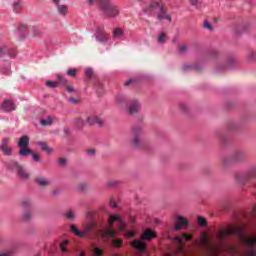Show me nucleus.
<instances>
[{
	"mask_svg": "<svg viewBox=\"0 0 256 256\" xmlns=\"http://www.w3.org/2000/svg\"><path fill=\"white\" fill-rule=\"evenodd\" d=\"M126 234L127 237H130V239H132V237H135V231H127Z\"/></svg>",
	"mask_w": 256,
	"mask_h": 256,
	"instance_id": "61",
	"label": "nucleus"
},
{
	"mask_svg": "<svg viewBox=\"0 0 256 256\" xmlns=\"http://www.w3.org/2000/svg\"><path fill=\"white\" fill-rule=\"evenodd\" d=\"M112 35L115 39H120V37H123V30L121 28H116L113 30Z\"/></svg>",
	"mask_w": 256,
	"mask_h": 256,
	"instance_id": "36",
	"label": "nucleus"
},
{
	"mask_svg": "<svg viewBox=\"0 0 256 256\" xmlns=\"http://www.w3.org/2000/svg\"><path fill=\"white\" fill-rule=\"evenodd\" d=\"M75 256H87V254H85V251L83 250H78Z\"/></svg>",
	"mask_w": 256,
	"mask_h": 256,
	"instance_id": "60",
	"label": "nucleus"
},
{
	"mask_svg": "<svg viewBox=\"0 0 256 256\" xmlns=\"http://www.w3.org/2000/svg\"><path fill=\"white\" fill-rule=\"evenodd\" d=\"M67 75H69L70 77H75L77 75V69H69L67 70Z\"/></svg>",
	"mask_w": 256,
	"mask_h": 256,
	"instance_id": "55",
	"label": "nucleus"
},
{
	"mask_svg": "<svg viewBox=\"0 0 256 256\" xmlns=\"http://www.w3.org/2000/svg\"><path fill=\"white\" fill-rule=\"evenodd\" d=\"M23 221H29L31 219V212L25 211L22 216Z\"/></svg>",
	"mask_w": 256,
	"mask_h": 256,
	"instance_id": "53",
	"label": "nucleus"
},
{
	"mask_svg": "<svg viewBox=\"0 0 256 256\" xmlns=\"http://www.w3.org/2000/svg\"><path fill=\"white\" fill-rule=\"evenodd\" d=\"M209 59H214L215 61H219L221 59V53L217 51V49H211L207 53Z\"/></svg>",
	"mask_w": 256,
	"mask_h": 256,
	"instance_id": "26",
	"label": "nucleus"
},
{
	"mask_svg": "<svg viewBox=\"0 0 256 256\" xmlns=\"http://www.w3.org/2000/svg\"><path fill=\"white\" fill-rule=\"evenodd\" d=\"M30 155L32 159L35 161V163H39V161H41L39 154L35 153V151L32 150V153Z\"/></svg>",
	"mask_w": 256,
	"mask_h": 256,
	"instance_id": "49",
	"label": "nucleus"
},
{
	"mask_svg": "<svg viewBox=\"0 0 256 256\" xmlns=\"http://www.w3.org/2000/svg\"><path fill=\"white\" fill-rule=\"evenodd\" d=\"M179 109L182 113H189V106L185 102L179 104Z\"/></svg>",
	"mask_w": 256,
	"mask_h": 256,
	"instance_id": "43",
	"label": "nucleus"
},
{
	"mask_svg": "<svg viewBox=\"0 0 256 256\" xmlns=\"http://www.w3.org/2000/svg\"><path fill=\"white\" fill-rule=\"evenodd\" d=\"M34 182L38 187H48L49 185V180L45 177L38 176L34 179Z\"/></svg>",
	"mask_w": 256,
	"mask_h": 256,
	"instance_id": "24",
	"label": "nucleus"
},
{
	"mask_svg": "<svg viewBox=\"0 0 256 256\" xmlns=\"http://www.w3.org/2000/svg\"><path fill=\"white\" fill-rule=\"evenodd\" d=\"M119 181L117 180H111L107 182V187H119Z\"/></svg>",
	"mask_w": 256,
	"mask_h": 256,
	"instance_id": "47",
	"label": "nucleus"
},
{
	"mask_svg": "<svg viewBox=\"0 0 256 256\" xmlns=\"http://www.w3.org/2000/svg\"><path fill=\"white\" fill-rule=\"evenodd\" d=\"M246 59L249 63H255L256 61V52L255 50H250L246 54Z\"/></svg>",
	"mask_w": 256,
	"mask_h": 256,
	"instance_id": "30",
	"label": "nucleus"
},
{
	"mask_svg": "<svg viewBox=\"0 0 256 256\" xmlns=\"http://www.w3.org/2000/svg\"><path fill=\"white\" fill-rule=\"evenodd\" d=\"M133 81H135V80H133V79L127 80V81L124 83L125 87H129V85H131V83H133Z\"/></svg>",
	"mask_w": 256,
	"mask_h": 256,
	"instance_id": "63",
	"label": "nucleus"
},
{
	"mask_svg": "<svg viewBox=\"0 0 256 256\" xmlns=\"http://www.w3.org/2000/svg\"><path fill=\"white\" fill-rule=\"evenodd\" d=\"M7 167L9 171H14V173H16L19 179L22 181H28V179L31 177V174H29V172H27V170H25V168L15 160L10 161Z\"/></svg>",
	"mask_w": 256,
	"mask_h": 256,
	"instance_id": "9",
	"label": "nucleus"
},
{
	"mask_svg": "<svg viewBox=\"0 0 256 256\" xmlns=\"http://www.w3.org/2000/svg\"><path fill=\"white\" fill-rule=\"evenodd\" d=\"M178 53L179 55H185L187 53V46L185 44L179 46Z\"/></svg>",
	"mask_w": 256,
	"mask_h": 256,
	"instance_id": "48",
	"label": "nucleus"
},
{
	"mask_svg": "<svg viewBox=\"0 0 256 256\" xmlns=\"http://www.w3.org/2000/svg\"><path fill=\"white\" fill-rule=\"evenodd\" d=\"M87 153H88L89 155H95V149H88V150H87Z\"/></svg>",
	"mask_w": 256,
	"mask_h": 256,
	"instance_id": "64",
	"label": "nucleus"
},
{
	"mask_svg": "<svg viewBox=\"0 0 256 256\" xmlns=\"http://www.w3.org/2000/svg\"><path fill=\"white\" fill-rule=\"evenodd\" d=\"M65 217L68 219V221H75V213H73L71 210L66 212Z\"/></svg>",
	"mask_w": 256,
	"mask_h": 256,
	"instance_id": "44",
	"label": "nucleus"
},
{
	"mask_svg": "<svg viewBox=\"0 0 256 256\" xmlns=\"http://www.w3.org/2000/svg\"><path fill=\"white\" fill-rule=\"evenodd\" d=\"M87 123L90 125H98L103 127V121L99 120V116L92 114L87 118Z\"/></svg>",
	"mask_w": 256,
	"mask_h": 256,
	"instance_id": "19",
	"label": "nucleus"
},
{
	"mask_svg": "<svg viewBox=\"0 0 256 256\" xmlns=\"http://www.w3.org/2000/svg\"><path fill=\"white\" fill-rule=\"evenodd\" d=\"M129 115H135V113H139V100H133L128 109Z\"/></svg>",
	"mask_w": 256,
	"mask_h": 256,
	"instance_id": "21",
	"label": "nucleus"
},
{
	"mask_svg": "<svg viewBox=\"0 0 256 256\" xmlns=\"http://www.w3.org/2000/svg\"><path fill=\"white\" fill-rule=\"evenodd\" d=\"M33 153V150L29 148H20L19 149V155L20 157H27L28 155H31Z\"/></svg>",
	"mask_w": 256,
	"mask_h": 256,
	"instance_id": "34",
	"label": "nucleus"
},
{
	"mask_svg": "<svg viewBox=\"0 0 256 256\" xmlns=\"http://www.w3.org/2000/svg\"><path fill=\"white\" fill-rule=\"evenodd\" d=\"M201 0H189L190 5L192 7H198Z\"/></svg>",
	"mask_w": 256,
	"mask_h": 256,
	"instance_id": "57",
	"label": "nucleus"
},
{
	"mask_svg": "<svg viewBox=\"0 0 256 256\" xmlns=\"http://www.w3.org/2000/svg\"><path fill=\"white\" fill-rule=\"evenodd\" d=\"M38 146L42 151H46V153H53V148H49V146H47V142H38Z\"/></svg>",
	"mask_w": 256,
	"mask_h": 256,
	"instance_id": "31",
	"label": "nucleus"
},
{
	"mask_svg": "<svg viewBox=\"0 0 256 256\" xmlns=\"http://www.w3.org/2000/svg\"><path fill=\"white\" fill-rule=\"evenodd\" d=\"M40 125H42V127L53 125V118L51 116H47V119L40 120Z\"/></svg>",
	"mask_w": 256,
	"mask_h": 256,
	"instance_id": "32",
	"label": "nucleus"
},
{
	"mask_svg": "<svg viewBox=\"0 0 256 256\" xmlns=\"http://www.w3.org/2000/svg\"><path fill=\"white\" fill-rule=\"evenodd\" d=\"M95 88L98 95H103V84L100 81L95 83Z\"/></svg>",
	"mask_w": 256,
	"mask_h": 256,
	"instance_id": "40",
	"label": "nucleus"
},
{
	"mask_svg": "<svg viewBox=\"0 0 256 256\" xmlns=\"http://www.w3.org/2000/svg\"><path fill=\"white\" fill-rule=\"evenodd\" d=\"M63 132H64V135H70L71 129L69 127H64Z\"/></svg>",
	"mask_w": 256,
	"mask_h": 256,
	"instance_id": "59",
	"label": "nucleus"
},
{
	"mask_svg": "<svg viewBox=\"0 0 256 256\" xmlns=\"http://www.w3.org/2000/svg\"><path fill=\"white\" fill-rule=\"evenodd\" d=\"M60 193H61V190H59V188H56L52 191V195H55V196L60 195Z\"/></svg>",
	"mask_w": 256,
	"mask_h": 256,
	"instance_id": "62",
	"label": "nucleus"
},
{
	"mask_svg": "<svg viewBox=\"0 0 256 256\" xmlns=\"http://www.w3.org/2000/svg\"><path fill=\"white\" fill-rule=\"evenodd\" d=\"M131 145L134 149H143L145 143L143 142V127L135 125L131 128Z\"/></svg>",
	"mask_w": 256,
	"mask_h": 256,
	"instance_id": "8",
	"label": "nucleus"
},
{
	"mask_svg": "<svg viewBox=\"0 0 256 256\" xmlns=\"http://www.w3.org/2000/svg\"><path fill=\"white\" fill-rule=\"evenodd\" d=\"M85 75L87 79H92L93 78V68H87L85 71Z\"/></svg>",
	"mask_w": 256,
	"mask_h": 256,
	"instance_id": "51",
	"label": "nucleus"
},
{
	"mask_svg": "<svg viewBox=\"0 0 256 256\" xmlns=\"http://www.w3.org/2000/svg\"><path fill=\"white\" fill-rule=\"evenodd\" d=\"M247 29H249V26L247 25L238 26L235 28V35H242Z\"/></svg>",
	"mask_w": 256,
	"mask_h": 256,
	"instance_id": "35",
	"label": "nucleus"
},
{
	"mask_svg": "<svg viewBox=\"0 0 256 256\" xmlns=\"http://www.w3.org/2000/svg\"><path fill=\"white\" fill-rule=\"evenodd\" d=\"M57 83L58 85H67V79L61 74H57Z\"/></svg>",
	"mask_w": 256,
	"mask_h": 256,
	"instance_id": "38",
	"label": "nucleus"
},
{
	"mask_svg": "<svg viewBox=\"0 0 256 256\" xmlns=\"http://www.w3.org/2000/svg\"><path fill=\"white\" fill-rule=\"evenodd\" d=\"M22 207H24V209H29V207H31V200L29 199H24L22 201Z\"/></svg>",
	"mask_w": 256,
	"mask_h": 256,
	"instance_id": "52",
	"label": "nucleus"
},
{
	"mask_svg": "<svg viewBox=\"0 0 256 256\" xmlns=\"http://www.w3.org/2000/svg\"><path fill=\"white\" fill-rule=\"evenodd\" d=\"M203 69V64L196 63V64H184L182 66V71L187 73V71H201Z\"/></svg>",
	"mask_w": 256,
	"mask_h": 256,
	"instance_id": "16",
	"label": "nucleus"
},
{
	"mask_svg": "<svg viewBox=\"0 0 256 256\" xmlns=\"http://www.w3.org/2000/svg\"><path fill=\"white\" fill-rule=\"evenodd\" d=\"M241 129V124L237 122H230L226 125L225 130H219L216 132V138L218 139L222 147L229 146V133H237Z\"/></svg>",
	"mask_w": 256,
	"mask_h": 256,
	"instance_id": "6",
	"label": "nucleus"
},
{
	"mask_svg": "<svg viewBox=\"0 0 256 256\" xmlns=\"http://www.w3.org/2000/svg\"><path fill=\"white\" fill-rule=\"evenodd\" d=\"M60 251L64 256H73V252L67 248V241L60 243Z\"/></svg>",
	"mask_w": 256,
	"mask_h": 256,
	"instance_id": "25",
	"label": "nucleus"
},
{
	"mask_svg": "<svg viewBox=\"0 0 256 256\" xmlns=\"http://www.w3.org/2000/svg\"><path fill=\"white\" fill-rule=\"evenodd\" d=\"M234 163H235V160L233 159L232 154H230L228 156H224L222 158V167H224V169L231 167V165H233Z\"/></svg>",
	"mask_w": 256,
	"mask_h": 256,
	"instance_id": "20",
	"label": "nucleus"
},
{
	"mask_svg": "<svg viewBox=\"0 0 256 256\" xmlns=\"http://www.w3.org/2000/svg\"><path fill=\"white\" fill-rule=\"evenodd\" d=\"M89 5H96L99 7L102 15L104 17H108V19H115V17H119V13H121V8L111 2V0H88Z\"/></svg>",
	"mask_w": 256,
	"mask_h": 256,
	"instance_id": "4",
	"label": "nucleus"
},
{
	"mask_svg": "<svg viewBox=\"0 0 256 256\" xmlns=\"http://www.w3.org/2000/svg\"><path fill=\"white\" fill-rule=\"evenodd\" d=\"M197 223L199 227H207V219L203 216H198L197 217Z\"/></svg>",
	"mask_w": 256,
	"mask_h": 256,
	"instance_id": "37",
	"label": "nucleus"
},
{
	"mask_svg": "<svg viewBox=\"0 0 256 256\" xmlns=\"http://www.w3.org/2000/svg\"><path fill=\"white\" fill-rule=\"evenodd\" d=\"M75 127L77 129H81L82 127H85V120L84 119H81V118H77L75 120Z\"/></svg>",
	"mask_w": 256,
	"mask_h": 256,
	"instance_id": "39",
	"label": "nucleus"
},
{
	"mask_svg": "<svg viewBox=\"0 0 256 256\" xmlns=\"http://www.w3.org/2000/svg\"><path fill=\"white\" fill-rule=\"evenodd\" d=\"M165 5L162 0H150L146 5L142 8L144 15L148 17H158L159 13L163 11Z\"/></svg>",
	"mask_w": 256,
	"mask_h": 256,
	"instance_id": "7",
	"label": "nucleus"
},
{
	"mask_svg": "<svg viewBox=\"0 0 256 256\" xmlns=\"http://www.w3.org/2000/svg\"><path fill=\"white\" fill-rule=\"evenodd\" d=\"M94 37L98 43H102L105 45L109 41V36H107V32H105V28L98 27L94 33Z\"/></svg>",
	"mask_w": 256,
	"mask_h": 256,
	"instance_id": "12",
	"label": "nucleus"
},
{
	"mask_svg": "<svg viewBox=\"0 0 256 256\" xmlns=\"http://www.w3.org/2000/svg\"><path fill=\"white\" fill-rule=\"evenodd\" d=\"M0 151H2V153H4V155H6L7 157H11V155H13V149L5 144H2L0 146Z\"/></svg>",
	"mask_w": 256,
	"mask_h": 256,
	"instance_id": "29",
	"label": "nucleus"
},
{
	"mask_svg": "<svg viewBox=\"0 0 256 256\" xmlns=\"http://www.w3.org/2000/svg\"><path fill=\"white\" fill-rule=\"evenodd\" d=\"M18 147H19V149L28 148L29 147V136L23 135L22 137H20V139L18 140Z\"/></svg>",
	"mask_w": 256,
	"mask_h": 256,
	"instance_id": "22",
	"label": "nucleus"
},
{
	"mask_svg": "<svg viewBox=\"0 0 256 256\" xmlns=\"http://www.w3.org/2000/svg\"><path fill=\"white\" fill-rule=\"evenodd\" d=\"M256 166L250 167L248 170L235 174V179L239 185L243 186V190L247 191V187L250 193H256Z\"/></svg>",
	"mask_w": 256,
	"mask_h": 256,
	"instance_id": "3",
	"label": "nucleus"
},
{
	"mask_svg": "<svg viewBox=\"0 0 256 256\" xmlns=\"http://www.w3.org/2000/svg\"><path fill=\"white\" fill-rule=\"evenodd\" d=\"M32 33H33L34 37H37V36L41 35V30H38L37 27L33 26Z\"/></svg>",
	"mask_w": 256,
	"mask_h": 256,
	"instance_id": "56",
	"label": "nucleus"
},
{
	"mask_svg": "<svg viewBox=\"0 0 256 256\" xmlns=\"http://www.w3.org/2000/svg\"><path fill=\"white\" fill-rule=\"evenodd\" d=\"M56 8L59 15H62V17H65V15H67V6L58 4L56 5Z\"/></svg>",
	"mask_w": 256,
	"mask_h": 256,
	"instance_id": "33",
	"label": "nucleus"
},
{
	"mask_svg": "<svg viewBox=\"0 0 256 256\" xmlns=\"http://www.w3.org/2000/svg\"><path fill=\"white\" fill-rule=\"evenodd\" d=\"M110 207H112V209H117V202H115V199H111L110 200Z\"/></svg>",
	"mask_w": 256,
	"mask_h": 256,
	"instance_id": "58",
	"label": "nucleus"
},
{
	"mask_svg": "<svg viewBox=\"0 0 256 256\" xmlns=\"http://www.w3.org/2000/svg\"><path fill=\"white\" fill-rule=\"evenodd\" d=\"M93 253L95 256H101L103 255V251L101 250V248L94 246L93 248Z\"/></svg>",
	"mask_w": 256,
	"mask_h": 256,
	"instance_id": "50",
	"label": "nucleus"
},
{
	"mask_svg": "<svg viewBox=\"0 0 256 256\" xmlns=\"http://www.w3.org/2000/svg\"><path fill=\"white\" fill-rule=\"evenodd\" d=\"M16 53L15 48L10 46H2L0 48V58L2 59V64L0 65L1 75H11V63L7 62L6 57L14 59Z\"/></svg>",
	"mask_w": 256,
	"mask_h": 256,
	"instance_id": "5",
	"label": "nucleus"
},
{
	"mask_svg": "<svg viewBox=\"0 0 256 256\" xmlns=\"http://www.w3.org/2000/svg\"><path fill=\"white\" fill-rule=\"evenodd\" d=\"M131 247L135 249L139 256L147 255V243L141 239H137L131 242Z\"/></svg>",
	"mask_w": 256,
	"mask_h": 256,
	"instance_id": "11",
	"label": "nucleus"
},
{
	"mask_svg": "<svg viewBox=\"0 0 256 256\" xmlns=\"http://www.w3.org/2000/svg\"><path fill=\"white\" fill-rule=\"evenodd\" d=\"M167 37V34L165 32H161L160 35L158 36V44L163 45L165 44V39Z\"/></svg>",
	"mask_w": 256,
	"mask_h": 256,
	"instance_id": "41",
	"label": "nucleus"
},
{
	"mask_svg": "<svg viewBox=\"0 0 256 256\" xmlns=\"http://www.w3.org/2000/svg\"><path fill=\"white\" fill-rule=\"evenodd\" d=\"M115 223H118L120 231H125L127 223H125L123 219H121V216L117 214L111 215L108 218L109 226L95 220H91L89 224L84 225L83 230H78L75 224H71L70 231L74 233L76 237H80L81 239L89 236L111 239V243L114 247H121V245H123V241L115 238V230H113V225H115Z\"/></svg>",
	"mask_w": 256,
	"mask_h": 256,
	"instance_id": "2",
	"label": "nucleus"
},
{
	"mask_svg": "<svg viewBox=\"0 0 256 256\" xmlns=\"http://www.w3.org/2000/svg\"><path fill=\"white\" fill-rule=\"evenodd\" d=\"M58 165L60 167H65V165H67V158H59L58 159Z\"/></svg>",
	"mask_w": 256,
	"mask_h": 256,
	"instance_id": "54",
	"label": "nucleus"
},
{
	"mask_svg": "<svg viewBox=\"0 0 256 256\" xmlns=\"http://www.w3.org/2000/svg\"><path fill=\"white\" fill-rule=\"evenodd\" d=\"M14 13H21V9H23V1L15 0L12 4Z\"/></svg>",
	"mask_w": 256,
	"mask_h": 256,
	"instance_id": "27",
	"label": "nucleus"
},
{
	"mask_svg": "<svg viewBox=\"0 0 256 256\" xmlns=\"http://www.w3.org/2000/svg\"><path fill=\"white\" fill-rule=\"evenodd\" d=\"M46 87H50V89H56V87H59V82L57 81H51V80H48L46 81Z\"/></svg>",
	"mask_w": 256,
	"mask_h": 256,
	"instance_id": "42",
	"label": "nucleus"
},
{
	"mask_svg": "<svg viewBox=\"0 0 256 256\" xmlns=\"http://www.w3.org/2000/svg\"><path fill=\"white\" fill-rule=\"evenodd\" d=\"M16 35L19 37L20 41H25L29 36V31H27V25L19 24L16 28Z\"/></svg>",
	"mask_w": 256,
	"mask_h": 256,
	"instance_id": "15",
	"label": "nucleus"
},
{
	"mask_svg": "<svg viewBox=\"0 0 256 256\" xmlns=\"http://www.w3.org/2000/svg\"><path fill=\"white\" fill-rule=\"evenodd\" d=\"M237 56L235 54H229L226 59L225 65L216 66V71H227L228 69H233L237 66Z\"/></svg>",
	"mask_w": 256,
	"mask_h": 256,
	"instance_id": "10",
	"label": "nucleus"
},
{
	"mask_svg": "<svg viewBox=\"0 0 256 256\" xmlns=\"http://www.w3.org/2000/svg\"><path fill=\"white\" fill-rule=\"evenodd\" d=\"M77 188H78V191L80 193H85V191H87V184L86 183H79Z\"/></svg>",
	"mask_w": 256,
	"mask_h": 256,
	"instance_id": "45",
	"label": "nucleus"
},
{
	"mask_svg": "<svg viewBox=\"0 0 256 256\" xmlns=\"http://www.w3.org/2000/svg\"><path fill=\"white\" fill-rule=\"evenodd\" d=\"M192 239H193V236H191V234H188V233H183L182 235L175 237V241L176 243H178V245H180V247H183V245H185L183 241L189 242Z\"/></svg>",
	"mask_w": 256,
	"mask_h": 256,
	"instance_id": "17",
	"label": "nucleus"
},
{
	"mask_svg": "<svg viewBox=\"0 0 256 256\" xmlns=\"http://www.w3.org/2000/svg\"><path fill=\"white\" fill-rule=\"evenodd\" d=\"M231 155L234 159V163H243L244 161H247V151L243 149L234 150Z\"/></svg>",
	"mask_w": 256,
	"mask_h": 256,
	"instance_id": "13",
	"label": "nucleus"
},
{
	"mask_svg": "<svg viewBox=\"0 0 256 256\" xmlns=\"http://www.w3.org/2000/svg\"><path fill=\"white\" fill-rule=\"evenodd\" d=\"M2 109L5 113H11V111H15L17 108L15 107V104H13V101L6 99L2 103Z\"/></svg>",
	"mask_w": 256,
	"mask_h": 256,
	"instance_id": "18",
	"label": "nucleus"
},
{
	"mask_svg": "<svg viewBox=\"0 0 256 256\" xmlns=\"http://www.w3.org/2000/svg\"><path fill=\"white\" fill-rule=\"evenodd\" d=\"M203 27L208 31H213V25L208 20H204Z\"/></svg>",
	"mask_w": 256,
	"mask_h": 256,
	"instance_id": "46",
	"label": "nucleus"
},
{
	"mask_svg": "<svg viewBox=\"0 0 256 256\" xmlns=\"http://www.w3.org/2000/svg\"><path fill=\"white\" fill-rule=\"evenodd\" d=\"M241 225H229L216 233L221 247L228 249L232 255L256 256V235H249Z\"/></svg>",
	"mask_w": 256,
	"mask_h": 256,
	"instance_id": "1",
	"label": "nucleus"
},
{
	"mask_svg": "<svg viewBox=\"0 0 256 256\" xmlns=\"http://www.w3.org/2000/svg\"><path fill=\"white\" fill-rule=\"evenodd\" d=\"M158 21H163V19H167L169 23H171V15L167 14V10H165V7L162 9L161 13L157 16Z\"/></svg>",
	"mask_w": 256,
	"mask_h": 256,
	"instance_id": "28",
	"label": "nucleus"
},
{
	"mask_svg": "<svg viewBox=\"0 0 256 256\" xmlns=\"http://www.w3.org/2000/svg\"><path fill=\"white\" fill-rule=\"evenodd\" d=\"M155 237L156 235L153 230L145 229L142 232V239H144V241H151V239H155Z\"/></svg>",
	"mask_w": 256,
	"mask_h": 256,
	"instance_id": "23",
	"label": "nucleus"
},
{
	"mask_svg": "<svg viewBox=\"0 0 256 256\" xmlns=\"http://www.w3.org/2000/svg\"><path fill=\"white\" fill-rule=\"evenodd\" d=\"M187 227H189V220L183 216H177L174 225L175 231H181L183 229H187Z\"/></svg>",
	"mask_w": 256,
	"mask_h": 256,
	"instance_id": "14",
	"label": "nucleus"
}]
</instances>
